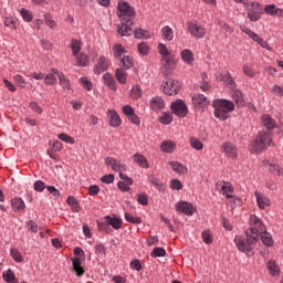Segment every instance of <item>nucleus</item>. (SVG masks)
<instances>
[{"mask_svg":"<svg viewBox=\"0 0 283 283\" xmlns=\"http://www.w3.org/2000/svg\"><path fill=\"white\" fill-rule=\"evenodd\" d=\"M117 15L122 23L118 25L117 32L122 36H132L134 34V17L136 11L129 6V2L119 0L117 4Z\"/></svg>","mask_w":283,"mask_h":283,"instance_id":"1","label":"nucleus"},{"mask_svg":"<svg viewBox=\"0 0 283 283\" xmlns=\"http://www.w3.org/2000/svg\"><path fill=\"white\" fill-rule=\"evenodd\" d=\"M273 145V137L271 132L260 130L255 139L250 144V151L252 154H262L266 151L268 147Z\"/></svg>","mask_w":283,"mask_h":283,"instance_id":"2","label":"nucleus"},{"mask_svg":"<svg viewBox=\"0 0 283 283\" xmlns=\"http://www.w3.org/2000/svg\"><path fill=\"white\" fill-rule=\"evenodd\" d=\"M266 226L261 218L255 214H251L249 218V229L245 230V235L249 237L250 243L258 242L260 240V233H264Z\"/></svg>","mask_w":283,"mask_h":283,"instance_id":"3","label":"nucleus"},{"mask_svg":"<svg viewBox=\"0 0 283 283\" xmlns=\"http://www.w3.org/2000/svg\"><path fill=\"white\" fill-rule=\"evenodd\" d=\"M158 52L161 55V72L169 76L174 72V67H176V55L163 43L158 44Z\"/></svg>","mask_w":283,"mask_h":283,"instance_id":"4","label":"nucleus"},{"mask_svg":"<svg viewBox=\"0 0 283 283\" xmlns=\"http://www.w3.org/2000/svg\"><path fill=\"white\" fill-rule=\"evenodd\" d=\"M212 107H214L216 118H219V120H227V118H229V113L235 109V104L228 99H214Z\"/></svg>","mask_w":283,"mask_h":283,"instance_id":"5","label":"nucleus"},{"mask_svg":"<svg viewBox=\"0 0 283 283\" xmlns=\"http://www.w3.org/2000/svg\"><path fill=\"white\" fill-rule=\"evenodd\" d=\"M244 10H248L250 21H260L264 12L259 2L244 3Z\"/></svg>","mask_w":283,"mask_h":283,"instance_id":"6","label":"nucleus"},{"mask_svg":"<svg viewBox=\"0 0 283 283\" xmlns=\"http://www.w3.org/2000/svg\"><path fill=\"white\" fill-rule=\"evenodd\" d=\"M188 32L195 39H205L207 34V29L202 24H198L196 21L188 22Z\"/></svg>","mask_w":283,"mask_h":283,"instance_id":"7","label":"nucleus"},{"mask_svg":"<svg viewBox=\"0 0 283 283\" xmlns=\"http://www.w3.org/2000/svg\"><path fill=\"white\" fill-rule=\"evenodd\" d=\"M234 244L242 253H251V251H253V248L251 247H253V244H258V242L251 243L249 235H247V239L237 235L234 238Z\"/></svg>","mask_w":283,"mask_h":283,"instance_id":"8","label":"nucleus"},{"mask_svg":"<svg viewBox=\"0 0 283 283\" xmlns=\"http://www.w3.org/2000/svg\"><path fill=\"white\" fill-rule=\"evenodd\" d=\"M240 30L243 31L244 34H248V36H250V39H253L255 41V43L261 45V48H264L265 50H271V46L269 45V43L266 41H264V39L260 38V35L258 33L253 32L251 29L242 25V27H240Z\"/></svg>","mask_w":283,"mask_h":283,"instance_id":"9","label":"nucleus"},{"mask_svg":"<svg viewBox=\"0 0 283 283\" xmlns=\"http://www.w3.org/2000/svg\"><path fill=\"white\" fill-rule=\"evenodd\" d=\"M171 109L176 116L179 118H185L187 114H189V109L187 108V104L182 99H178L171 103Z\"/></svg>","mask_w":283,"mask_h":283,"instance_id":"10","label":"nucleus"},{"mask_svg":"<svg viewBox=\"0 0 283 283\" xmlns=\"http://www.w3.org/2000/svg\"><path fill=\"white\" fill-rule=\"evenodd\" d=\"M163 87H164V92L168 96H176V94L180 92V82L176 80H168L167 82H165V85H163Z\"/></svg>","mask_w":283,"mask_h":283,"instance_id":"11","label":"nucleus"},{"mask_svg":"<svg viewBox=\"0 0 283 283\" xmlns=\"http://www.w3.org/2000/svg\"><path fill=\"white\" fill-rule=\"evenodd\" d=\"M221 151L227 158H238V147L230 142H226L221 146Z\"/></svg>","mask_w":283,"mask_h":283,"instance_id":"12","label":"nucleus"},{"mask_svg":"<svg viewBox=\"0 0 283 283\" xmlns=\"http://www.w3.org/2000/svg\"><path fill=\"white\" fill-rule=\"evenodd\" d=\"M176 211L178 213H185L186 216H193L196 208H193V205L190 202L179 201L176 203Z\"/></svg>","mask_w":283,"mask_h":283,"instance_id":"13","label":"nucleus"},{"mask_svg":"<svg viewBox=\"0 0 283 283\" xmlns=\"http://www.w3.org/2000/svg\"><path fill=\"white\" fill-rule=\"evenodd\" d=\"M105 165H107V167H111L113 171H118L119 174H122L123 171H127V165L114 159L113 157H107L105 159Z\"/></svg>","mask_w":283,"mask_h":283,"instance_id":"14","label":"nucleus"},{"mask_svg":"<svg viewBox=\"0 0 283 283\" xmlns=\"http://www.w3.org/2000/svg\"><path fill=\"white\" fill-rule=\"evenodd\" d=\"M216 189L227 198H233V196L231 195L233 193V187H231V184L226 181H218L216 185Z\"/></svg>","mask_w":283,"mask_h":283,"instance_id":"15","label":"nucleus"},{"mask_svg":"<svg viewBox=\"0 0 283 283\" xmlns=\"http://www.w3.org/2000/svg\"><path fill=\"white\" fill-rule=\"evenodd\" d=\"M109 70V60L105 56H99L97 64L94 67V74H103V72H107Z\"/></svg>","mask_w":283,"mask_h":283,"instance_id":"16","label":"nucleus"},{"mask_svg":"<svg viewBox=\"0 0 283 283\" xmlns=\"http://www.w3.org/2000/svg\"><path fill=\"white\" fill-rule=\"evenodd\" d=\"M192 104L198 109H202V107H207V105H209V98L202 94H195L192 96Z\"/></svg>","mask_w":283,"mask_h":283,"instance_id":"17","label":"nucleus"},{"mask_svg":"<svg viewBox=\"0 0 283 283\" xmlns=\"http://www.w3.org/2000/svg\"><path fill=\"white\" fill-rule=\"evenodd\" d=\"M107 116L111 127H120L123 122L120 120V116H118V113H116L115 109H108Z\"/></svg>","mask_w":283,"mask_h":283,"instance_id":"18","label":"nucleus"},{"mask_svg":"<svg viewBox=\"0 0 283 283\" xmlns=\"http://www.w3.org/2000/svg\"><path fill=\"white\" fill-rule=\"evenodd\" d=\"M261 123H262L263 127H265V129H268V132H271V130L275 129V127H277V123L269 114H265L261 117Z\"/></svg>","mask_w":283,"mask_h":283,"instance_id":"19","label":"nucleus"},{"mask_svg":"<svg viewBox=\"0 0 283 283\" xmlns=\"http://www.w3.org/2000/svg\"><path fill=\"white\" fill-rule=\"evenodd\" d=\"M150 109L153 112H160V109H165V101L160 96H155L149 102Z\"/></svg>","mask_w":283,"mask_h":283,"instance_id":"20","label":"nucleus"},{"mask_svg":"<svg viewBox=\"0 0 283 283\" xmlns=\"http://www.w3.org/2000/svg\"><path fill=\"white\" fill-rule=\"evenodd\" d=\"M133 160L138 165V167H142V169H149V160H147L145 155L136 153L133 156Z\"/></svg>","mask_w":283,"mask_h":283,"instance_id":"21","label":"nucleus"},{"mask_svg":"<svg viewBox=\"0 0 283 283\" xmlns=\"http://www.w3.org/2000/svg\"><path fill=\"white\" fill-rule=\"evenodd\" d=\"M104 220H105L106 224H108V227H112L116 231H118V229H122V227H123V220H120L116 217L106 216L104 218Z\"/></svg>","mask_w":283,"mask_h":283,"instance_id":"22","label":"nucleus"},{"mask_svg":"<svg viewBox=\"0 0 283 283\" xmlns=\"http://www.w3.org/2000/svg\"><path fill=\"white\" fill-rule=\"evenodd\" d=\"M254 196L256 197L259 209H266V207H271V200L268 197L258 191L254 192Z\"/></svg>","mask_w":283,"mask_h":283,"instance_id":"23","label":"nucleus"},{"mask_svg":"<svg viewBox=\"0 0 283 283\" xmlns=\"http://www.w3.org/2000/svg\"><path fill=\"white\" fill-rule=\"evenodd\" d=\"M72 266L73 271L76 273L78 277L85 275V270L83 269V266H81V258L74 256L72 259Z\"/></svg>","mask_w":283,"mask_h":283,"instance_id":"24","label":"nucleus"},{"mask_svg":"<svg viewBox=\"0 0 283 283\" xmlns=\"http://www.w3.org/2000/svg\"><path fill=\"white\" fill-rule=\"evenodd\" d=\"M168 165L171 167L172 171L179 174V176L187 174V167L178 161H169Z\"/></svg>","mask_w":283,"mask_h":283,"instance_id":"25","label":"nucleus"},{"mask_svg":"<svg viewBox=\"0 0 283 283\" xmlns=\"http://www.w3.org/2000/svg\"><path fill=\"white\" fill-rule=\"evenodd\" d=\"M103 80L105 85L109 87V90H112L113 92H116L117 87H116V80L114 78V75L109 73H105L103 75Z\"/></svg>","mask_w":283,"mask_h":283,"instance_id":"26","label":"nucleus"},{"mask_svg":"<svg viewBox=\"0 0 283 283\" xmlns=\"http://www.w3.org/2000/svg\"><path fill=\"white\" fill-rule=\"evenodd\" d=\"M11 207L13 211H23L25 209V202L23 199L17 197L11 200Z\"/></svg>","mask_w":283,"mask_h":283,"instance_id":"27","label":"nucleus"},{"mask_svg":"<svg viewBox=\"0 0 283 283\" xmlns=\"http://www.w3.org/2000/svg\"><path fill=\"white\" fill-rule=\"evenodd\" d=\"M268 169L270 174H273V176H283V169L277 164L266 163Z\"/></svg>","mask_w":283,"mask_h":283,"instance_id":"28","label":"nucleus"},{"mask_svg":"<svg viewBox=\"0 0 283 283\" xmlns=\"http://www.w3.org/2000/svg\"><path fill=\"white\" fill-rule=\"evenodd\" d=\"M232 98L239 107H244V95L240 91H233Z\"/></svg>","mask_w":283,"mask_h":283,"instance_id":"29","label":"nucleus"},{"mask_svg":"<svg viewBox=\"0 0 283 283\" xmlns=\"http://www.w3.org/2000/svg\"><path fill=\"white\" fill-rule=\"evenodd\" d=\"M115 76L118 83H122V85H125V83H127V71H125V69H117L115 71Z\"/></svg>","mask_w":283,"mask_h":283,"instance_id":"30","label":"nucleus"},{"mask_svg":"<svg viewBox=\"0 0 283 283\" xmlns=\"http://www.w3.org/2000/svg\"><path fill=\"white\" fill-rule=\"evenodd\" d=\"M181 59L185 63L191 65V63H193V53L191 52V50L185 49L184 51H181Z\"/></svg>","mask_w":283,"mask_h":283,"instance_id":"31","label":"nucleus"},{"mask_svg":"<svg viewBox=\"0 0 283 283\" xmlns=\"http://www.w3.org/2000/svg\"><path fill=\"white\" fill-rule=\"evenodd\" d=\"M160 147L166 154H171L176 149V144L171 140H165Z\"/></svg>","mask_w":283,"mask_h":283,"instance_id":"32","label":"nucleus"},{"mask_svg":"<svg viewBox=\"0 0 283 283\" xmlns=\"http://www.w3.org/2000/svg\"><path fill=\"white\" fill-rule=\"evenodd\" d=\"M77 64L82 67H87L90 65V57L85 53H80L75 56Z\"/></svg>","mask_w":283,"mask_h":283,"instance_id":"33","label":"nucleus"},{"mask_svg":"<svg viewBox=\"0 0 283 283\" xmlns=\"http://www.w3.org/2000/svg\"><path fill=\"white\" fill-rule=\"evenodd\" d=\"M161 35L165 41H174V30L170 27H164Z\"/></svg>","mask_w":283,"mask_h":283,"instance_id":"34","label":"nucleus"},{"mask_svg":"<svg viewBox=\"0 0 283 283\" xmlns=\"http://www.w3.org/2000/svg\"><path fill=\"white\" fill-rule=\"evenodd\" d=\"M261 240L265 247H273V237L266 230L260 233Z\"/></svg>","mask_w":283,"mask_h":283,"instance_id":"35","label":"nucleus"},{"mask_svg":"<svg viewBox=\"0 0 283 283\" xmlns=\"http://www.w3.org/2000/svg\"><path fill=\"white\" fill-rule=\"evenodd\" d=\"M2 277L7 283H19V281H17V276H14V272H12V270H7L6 272H3Z\"/></svg>","mask_w":283,"mask_h":283,"instance_id":"36","label":"nucleus"},{"mask_svg":"<svg viewBox=\"0 0 283 283\" xmlns=\"http://www.w3.org/2000/svg\"><path fill=\"white\" fill-rule=\"evenodd\" d=\"M113 54L115 56V59H123V54H125V46H122L120 44H115L113 46Z\"/></svg>","mask_w":283,"mask_h":283,"instance_id":"37","label":"nucleus"},{"mask_svg":"<svg viewBox=\"0 0 283 283\" xmlns=\"http://www.w3.org/2000/svg\"><path fill=\"white\" fill-rule=\"evenodd\" d=\"M119 61L124 70H129L134 65V60L129 55H124Z\"/></svg>","mask_w":283,"mask_h":283,"instance_id":"38","label":"nucleus"},{"mask_svg":"<svg viewBox=\"0 0 283 283\" xmlns=\"http://www.w3.org/2000/svg\"><path fill=\"white\" fill-rule=\"evenodd\" d=\"M277 9L279 8L275 4H266L264 7V12L270 17H277Z\"/></svg>","mask_w":283,"mask_h":283,"instance_id":"39","label":"nucleus"},{"mask_svg":"<svg viewBox=\"0 0 283 283\" xmlns=\"http://www.w3.org/2000/svg\"><path fill=\"white\" fill-rule=\"evenodd\" d=\"M125 220L127 222H130L132 224H140V222H143V219L140 217H134L129 212H125Z\"/></svg>","mask_w":283,"mask_h":283,"instance_id":"40","label":"nucleus"},{"mask_svg":"<svg viewBox=\"0 0 283 283\" xmlns=\"http://www.w3.org/2000/svg\"><path fill=\"white\" fill-rule=\"evenodd\" d=\"M59 80H60V85L63 87V90H70V80L65 77V74L59 73Z\"/></svg>","mask_w":283,"mask_h":283,"instance_id":"41","label":"nucleus"},{"mask_svg":"<svg viewBox=\"0 0 283 283\" xmlns=\"http://www.w3.org/2000/svg\"><path fill=\"white\" fill-rule=\"evenodd\" d=\"M190 146L193 149H197L198 151L202 150V148L205 147V145L202 144V142L196 137H191L190 138Z\"/></svg>","mask_w":283,"mask_h":283,"instance_id":"42","label":"nucleus"},{"mask_svg":"<svg viewBox=\"0 0 283 283\" xmlns=\"http://www.w3.org/2000/svg\"><path fill=\"white\" fill-rule=\"evenodd\" d=\"M151 258H165L167 255V251L164 248H155L150 253Z\"/></svg>","mask_w":283,"mask_h":283,"instance_id":"43","label":"nucleus"},{"mask_svg":"<svg viewBox=\"0 0 283 283\" xmlns=\"http://www.w3.org/2000/svg\"><path fill=\"white\" fill-rule=\"evenodd\" d=\"M71 50H72L73 56H76L78 52H81V42H78L77 40H72Z\"/></svg>","mask_w":283,"mask_h":283,"instance_id":"44","label":"nucleus"},{"mask_svg":"<svg viewBox=\"0 0 283 283\" xmlns=\"http://www.w3.org/2000/svg\"><path fill=\"white\" fill-rule=\"evenodd\" d=\"M27 230L30 232V233H38L39 232V224H36L35 221L33 220H29L27 222Z\"/></svg>","mask_w":283,"mask_h":283,"instance_id":"45","label":"nucleus"},{"mask_svg":"<svg viewBox=\"0 0 283 283\" xmlns=\"http://www.w3.org/2000/svg\"><path fill=\"white\" fill-rule=\"evenodd\" d=\"M130 96L135 101H138L143 96V91L140 90V86H134L130 91Z\"/></svg>","mask_w":283,"mask_h":283,"instance_id":"46","label":"nucleus"},{"mask_svg":"<svg viewBox=\"0 0 283 283\" xmlns=\"http://www.w3.org/2000/svg\"><path fill=\"white\" fill-rule=\"evenodd\" d=\"M134 34L136 39H149V31H145L143 29H136Z\"/></svg>","mask_w":283,"mask_h":283,"instance_id":"47","label":"nucleus"},{"mask_svg":"<svg viewBox=\"0 0 283 283\" xmlns=\"http://www.w3.org/2000/svg\"><path fill=\"white\" fill-rule=\"evenodd\" d=\"M171 120H174V117L169 113H163L161 117L159 118L161 125H169Z\"/></svg>","mask_w":283,"mask_h":283,"instance_id":"48","label":"nucleus"},{"mask_svg":"<svg viewBox=\"0 0 283 283\" xmlns=\"http://www.w3.org/2000/svg\"><path fill=\"white\" fill-rule=\"evenodd\" d=\"M106 251H107V248H105L103 245V243H97L95 245V253H96V255H102L103 258H105Z\"/></svg>","mask_w":283,"mask_h":283,"instance_id":"49","label":"nucleus"},{"mask_svg":"<svg viewBox=\"0 0 283 283\" xmlns=\"http://www.w3.org/2000/svg\"><path fill=\"white\" fill-rule=\"evenodd\" d=\"M201 235L206 244H213V237H211V232H209V230L203 231Z\"/></svg>","mask_w":283,"mask_h":283,"instance_id":"50","label":"nucleus"},{"mask_svg":"<svg viewBox=\"0 0 283 283\" xmlns=\"http://www.w3.org/2000/svg\"><path fill=\"white\" fill-rule=\"evenodd\" d=\"M57 138L60 140H63V143H69V145H74V139L72 138V136H70L65 133L59 134Z\"/></svg>","mask_w":283,"mask_h":283,"instance_id":"51","label":"nucleus"},{"mask_svg":"<svg viewBox=\"0 0 283 283\" xmlns=\"http://www.w3.org/2000/svg\"><path fill=\"white\" fill-rule=\"evenodd\" d=\"M137 50L139 52V54H143L144 56H146V54H149V45L147 43H139L137 46Z\"/></svg>","mask_w":283,"mask_h":283,"instance_id":"52","label":"nucleus"},{"mask_svg":"<svg viewBox=\"0 0 283 283\" xmlns=\"http://www.w3.org/2000/svg\"><path fill=\"white\" fill-rule=\"evenodd\" d=\"M268 269L271 272L272 275H275L276 273H280V266L275 264V261H270L268 263Z\"/></svg>","mask_w":283,"mask_h":283,"instance_id":"53","label":"nucleus"},{"mask_svg":"<svg viewBox=\"0 0 283 283\" xmlns=\"http://www.w3.org/2000/svg\"><path fill=\"white\" fill-rule=\"evenodd\" d=\"M11 258L14 262H23V255L17 249H11Z\"/></svg>","mask_w":283,"mask_h":283,"instance_id":"54","label":"nucleus"},{"mask_svg":"<svg viewBox=\"0 0 283 283\" xmlns=\"http://www.w3.org/2000/svg\"><path fill=\"white\" fill-rule=\"evenodd\" d=\"M30 109H32V112H34L35 114H43V108L41 107V105H39V103L36 102H31L29 104Z\"/></svg>","mask_w":283,"mask_h":283,"instance_id":"55","label":"nucleus"},{"mask_svg":"<svg viewBox=\"0 0 283 283\" xmlns=\"http://www.w3.org/2000/svg\"><path fill=\"white\" fill-rule=\"evenodd\" d=\"M20 14H21L22 19H24V21H27V22H30L33 19L32 12H30L29 10L21 9Z\"/></svg>","mask_w":283,"mask_h":283,"instance_id":"56","label":"nucleus"},{"mask_svg":"<svg viewBox=\"0 0 283 283\" xmlns=\"http://www.w3.org/2000/svg\"><path fill=\"white\" fill-rule=\"evenodd\" d=\"M80 83L84 90H87V92L92 91V82H90L87 77H82Z\"/></svg>","mask_w":283,"mask_h":283,"instance_id":"57","label":"nucleus"},{"mask_svg":"<svg viewBox=\"0 0 283 283\" xmlns=\"http://www.w3.org/2000/svg\"><path fill=\"white\" fill-rule=\"evenodd\" d=\"M6 28H10L11 30L17 28V19L14 18H6L4 19Z\"/></svg>","mask_w":283,"mask_h":283,"instance_id":"58","label":"nucleus"},{"mask_svg":"<svg viewBox=\"0 0 283 283\" xmlns=\"http://www.w3.org/2000/svg\"><path fill=\"white\" fill-rule=\"evenodd\" d=\"M44 83L46 85H54V83H56V76H54V73H49L44 78Z\"/></svg>","mask_w":283,"mask_h":283,"instance_id":"59","label":"nucleus"},{"mask_svg":"<svg viewBox=\"0 0 283 283\" xmlns=\"http://www.w3.org/2000/svg\"><path fill=\"white\" fill-rule=\"evenodd\" d=\"M33 189L35 191H45V182H43L42 180H36L34 184H33Z\"/></svg>","mask_w":283,"mask_h":283,"instance_id":"60","label":"nucleus"},{"mask_svg":"<svg viewBox=\"0 0 283 283\" xmlns=\"http://www.w3.org/2000/svg\"><path fill=\"white\" fill-rule=\"evenodd\" d=\"M137 201L139 205H143L144 207H147V205H149V201L147 199V195L146 193H140L137 196Z\"/></svg>","mask_w":283,"mask_h":283,"instance_id":"61","label":"nucleus"},{"mask_svg":"<svg viewBox=\"0 0 283 283\" xmlns=\"http://www.w3.org/2000/svg\"><path fill=\"white\" fill-rule=\"evenodd\" d=\"M170 187L171 189H176L177 191H180V189H182V182H180V180L178 179H172L170 182Z\"/></svg>","mask_w":283,"mask_h":283,"instance_id":"62","label":"nucleus"},{"mask_svg":"<svg viewBox=\"0 0 283 283\" xmlns=\"http://www.w3.org/2000/svg\"><path fill=\"white\" fill-rule=\"evenodd\" d=\"M102 182H104L105 185H112V182H114L115 177L114 175H105L101 178Z\"/></svg>","mask_w":283,"mask_h":283,"instance_id":"63","label":"nucleus"},{"mask_svg":"<svg viewBox=\"0 0 283 283\" xmlns=\"http://www.w3.org/2000/svg\"><path fill=\"white\" fill-rule=\"evenodd\" d=\"M15 83H18V85H20V87H25L27 83H25V78H23L21 75L17 74L13 76Z\"/></svg>","mask_w":283,"mask_h":283,"instance_id":"64","label":"nucleus"}]
</instances>
